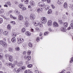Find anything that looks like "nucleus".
Segmentation results:
<instances>
[{
  "label": "nucleus",
  "mask_w": 73,
  "mask_h": 73,
  "mask_svg": "<svg viewBox=\"0 0 73 73\" xmlns=\"http://www.w3.org/2000/svg\"><path fill=\"white\" fill-rule=\"evenodd\" d=\"M0 44H1L3 46V47H7V44L5 42L3 41V40L0 41Z\"/></svg>",
  "instance_id": "obj_1"
},
{
  "label": "nucleus",
  "mask_w": 73,
  "mask_h": 73,
  "mask_svg": "<svg viewBox=\"0 0 73 73\" xmlns=\"http://www.w3.org/2000/svg\"><path fill=\"white\" fill-rule=\"evenodd\" d=\"M41 21L42 23L43 24H45L46 23L47 20L46 18L45 17H42L41 18Z\"/></svg>",
  "instance_id": "obj_2"
},
{
  "label": "nucleus",
  "mask_w": 73,
  "mask_h": 73,
  "mask_svg": "<svg viewBox=\"0 0 73 73\" xmlns=\"http://www.w3.org/2000/svg\"><path fill=\"white\" fill-rule=\"evenodd\" d=\"M19 7L21 9H22V10H24L25 11V10H26V8L25 7H24V5L22 4H20L19 5Z\"/></svg>",
  "instance_id": "obj_3"
},
{
  "label": "nucleus",
  "mask_w": 73,
  "mask_h": 73,
  "mask_svg": "<svg viewBox=\"0 0 73 73\" xmlns=\"http://www.w3.org/2000/svg\"><path fill=\"white\" fill-rule=\"evenodd\" d=\"M24 39L22 38H19L18 39L17 43L18 44H21V43H23V42H24Z\"/></svg>",
  "instance_id": "obj_4"
},
{
  "label": "nucleus",
  "mask_w": 73,
  "mask_h": 73,
  "mask_svg": "<svg viewBox=\"0 0 73 73\" xmlns=\"http://www.w3.org/2000/svg\"><path fill=\"white\" fill-rule=\"evenodd\" d=\"M33 24L34 26L36 27V26H38V25H40V22L38 21H35L33 22Z\"/></svg>",
  "instance_id": "obj_5"
},
{
  "label": "nucleus",
  "mask_w": 73,
  "mask_h": 73,
  "mask_svg": "<svg viewBox=\"0 0 73 73\" xmlns=\"http://www.w3.org/2000/svg\"><path fill=\"white\" fill-rule=\"evenodd\" d=\"M45 4L44 3L42 2H40L38 3V6L40 7H43V8Z\"/></svg>",
  "instance_id": "obj_6"
},
{
  "label": "nucleus",
  "mask_w": 73,
  "mask_h": 73,
  "mask_svg": "<svg viewBox=\"0 0 73 73\" xmlns=\"http://www.w3.org/2000/svg\"><path fill=\"white\" fill-rule=\"evenodd\" d=\"M23 25L25 27H28L29 25V23L27 21L24 23Z\"/></svg>",
  "instance_id": "obj_7"
},
{
  "label": "nucleus",
  "mask_w": 73,
  "mask_h": 73,
  "mask_svg": "<svg viewBox=\"0 0 73 73\" xmlns=\"http://www.w3.org/2000/svg\"><path fill=\"white\" fill-rule=\"evenodd\" d=\"M30 18L31 20H33L35 19V15L33 13L31 14L30 15Z\"/></svg>",
  "instance_id": "obj_8"
},
{
  "label": "nucleus",
  "mask_w": 73,
  "mask_h": 73,
  "mask_svg": "<svg viewBox=\"0 0 73 73\" xmlns=\"http://www.w3.org/2000/svg\"><path fill=\"white\" fill-rule=\"evenodd\" d=\"M43 8L44 10H48V9H49L50 7H49V6L48 5H45V4Z\"/></svg>",
  "instance_id": "obj_9"
},
{
  "label": "nucleus",
  "mask_w": 73,
  "mask_h": 73,
  "mask_svg": "<svg viewBox=\"0 0 73 73\" xmlns=\"http://www.w3.org/2000/svg\"><path fill=\"white\" fill-rule=\"evenodd\" d=\"M17 68H15V70L16 71V73H19V72H22V69H21V67L19 68L17 70H16Z\"/></svg>",
  "instance_id": "obj_10"
},
{
  "label": "nucleus",
  "mask_w": 73,
  "mask_h": 73,
  "mask_svg": "<svg viewBox=\"0 0 73 73\" xmlns=\"http://www.w3.org/2000/svg\"><path fill=\"white\" fill-rule=\"evenodd\" d=\"M24 59L25 60H27L28 61H29L31 59V57L30 56H28L27 57L26 56H25L24 57Z\"/></svg>",
  "instance_id": "obj_11"
},
{
  "label": "nucleus",
  "mask_w": 73,
  "mask_h": 73,
  "mask_svg": "<svg viewBox=\"0 0 73 73\" xmlns=\"http://www.w3.org/2000/svg\"><path fill=\"white\" fill-rule=\"evenodd\" d=\"M47 25L49 27L52 26V21L50 20L48 21L47 22Z\"/></svg>",
  "instance_id": "obj_12"
},
{
  "label": "nucleus",
  "mask_w": 73,
  "mask_h": 73,
  "mask_svg": "<svg viewBox=\"0 0 73 73\" xmlns=\"http://www.w3.org/2000/svg\"><path fill=\"white\" fill-rule=\"evenodd\" d=\"M9 60L11 62H13V58L11 55H9Z\"/></svg>",
  "instance_id": "obj_13"
},
{
  "label": "nucleus",
  "mask_w": 73,
  "mask_h": 73,
  "mask_svg": "<svg viewBox=\"0 0 73 73\" xmlns=\"http://www.w3.org/2000/svg\"><path fill=\"white\" fill-rule=\"evenodd\" d=\"M53 27H58V24L56 22H54L53 23Z\"/></svg>",
  "instance_id": "obj_14"
},
{
  "label": "nucleus",
  "mask_w": 73,
  "mask_h": 73,
  "mask_svg": "<svg viewBox=\"0 0 73 73\" xmlns=\"http://www.w3.org/2000/svg\"><path fill=\"white\" fill-rule=\"evenodd\" d=\"M30 3L31 5H32L33 7H34L35 5V2L33 1H31L30 2Z\"/></svg>",
  "instance_id": "obj_15"
},
{
  "label": "nucleus",
  "mask_w": 73,
  "mask_h": 73,
  "mask_svg": "<svg viewBox=\"0 0 73 73\" xmlns=\"http://www.w3.org/2000/svg\"><path fill=\"white\" fill-rule=\"evenodd\" d=\"M60 30L62 32H66V29L64 28V27H62L60 29Z\"/></svg>",
  "instance_id": "obj_16"
},
{
  "label": "nucleus",
  "mask_w": 73,
  "mask_h": 73,
  "mask_svg": "<svg viewBox=\"0 0 73 73\" xmlns=\"http://www.w3.org/2000/svg\"><path fill=\"white\" fill-rule=\"evenodd\" d=\"M11 41L12 42H15L16 41V38L15 37H13L11 39Z\"/></svg>",
  "instance_id": "obj_17"
},
{
  "label": "nucleus",
  "mask_w": 73,
  "mask_h": 73,
  "mask_svg": "<svg viewBox=\"0 0 73 73\" xmlns=\"http://www.w3.org/2000/svg\"><path fill=\"white\" fill-rule=\"evenodd\" d=\"M25 34L27 36H31V33L28 31L26 32Z\"/></svg>",
  "instance_id": "obj_18"
},
{
  "label": "nucleus",
  "mask_w": 73,
  "mask_h": 73,
  "mask_svg": "<svg viewBox=\"0 0 73 73\" xmlns=\"http://www.w3.org/2000/svg\"><path fill=\"white\" fill-rule=\"evenodd\" d=\"M64 1L62 0H58L57 3L58 4H60L61 3H63Z\"/></svg>",
  "instance_id": "obj_19"
},
{
  "label": "nucleus",
  "mask_w": 73,
  "mask_h": 73,
  "mask_svg": "<svg viewBox=\"0 0 73 73\" xmlns=\"http://www.w3.org/2000/svg\"><path fill=\"white\" fill-rule=\"evenodd\" d=\"M64 7L65 9H68V5L66 3H64Z\"/></svg>",
  "instance_id": "obj_20"
},
{
  "label": "nucleus",
  "mask_w": 73,
  "mask_h": 73,
  "mask_svg": "<svg viewBox=\"0 0 73 73\" xmlns=\"http://www.w3.org/2000/svg\"><path fill=\"white\" fill-rule=\"evenodd\" d=\"M18 19L19 20H22L23 19V16L21 15H19L18 17Z\"/></svg>",
  "instance_id": "obj_21"
},
{
  "label": "nucleus",
  "mask_w": 73,
  "mask_h": 73,
  "mask_svg": "<svg viewBox=\"0 0 73 73\" xmlns=\"http://www.w3.org/2000/svg\"><path fill=\"white\" fill-rule=\"evenodd\" d=\"M5 4H7V5H8V6H9V7H11V2L9 1H7L5 2Z\"/></svg>",
  "instance_id": "obj_22"
},
{
  "label": "nucleus",
  "mask_w": 73,
  "mask_h": 73,
  "mask_svg": "<svg viewBox=\"0 0 73 73\" xmlns=\"http://www.w3.org/2000/svg\"><path fill=\"white\" fill-rule=\"evenodd\" d=\"M23 65V62H19L18 63V66H21Z\"/></svg>",
  "instance_id": "obj_23"
},
{
  "label": "nucleus",
  "mask_w": 73,
  "mask_h": 73,
  "mask_svg": "<svg viewBox=\"0 0 73 73\" xmlns=\"http://www.w3.org/2000/svg\"><path fill=\"white\" fill-rule=\"evenodd\" d=\"M52 9H49L48 11V14L50 15V14H52Z\"/></svg>",
  "instance_id": "obj_24"
},
{
  "label": "nucleus",
  "mask_w": 73,
  "mask_h": 73,
  "mask_svg": "<svg viewBox=\"0 0 73 73\" xmlns=\"http://www.w3.org/2000/svg\"><path fill=\"white\" fill-rule=\"evenodd\" d=\"M3 54L2 53H0V60H2L3 58Z\"/></svg>",
  "instance_id": "obj_25"
},
{
  "label": "nucleus",
  "mask_w": 73,
  "mask_h": 73,
  "mask_svg": "<svg viewBox=\"0 0 73 73\" xmlns=\"http://www.w3.org/2000/svg\"><path fill=\"white\" fill-rule=\"evenodd\" d=\"M64 27H67L68 26V23L67 22H65L64 23Z\"/></svg>",
  "instance_id": "obj_26"
},
{
  "label": "nucleus",
  "mask_w": 73,
  "mask_h": 73,
  "mask_svg": "<svg viewBox=\"0 0 73 73\" xmlns=\"http://www.w3.org/2000/svg\"><path fill=\"white\" fill-rule=\"evenodd\" d=\"M4 12V10L3 9H0V13L1 14L2 13H3Z\"/></svg>",
  "instance_id": "obj_27"
},
{
  "label": "nucleus",
  "mask_w": 73,
  "mask_h": 73,
  "mask_svg": "<svg viewBox=\"0 0 73 73\" xmlns=\"http://www.w3.org/2000/svg\"><path fill=\"white\" fill-rule=\"evenodd\" d=\"M25 73H32V72L30 71L29 70H27L25 71Z\"/></svg>",
  "instance_id": "obj_28"
},
{
  "label": "nucleus",
  "mask_w": 73,
  "mask_h": 73,
  "mask_svg": "<svg viewBox=\"0 0 73 73\" xmlns=\"http://www.w3.org/2000/svg\"><path fill=\"white\" fill-rule=\"evenodd\" d=\"M10 17L11 18V19H14L15 20H16V19H17V18H16V17H13V16H12V15L11 14L10 15Z\"/></svg>",
  "instance_id": "obj_29"
},
{
  "label": "nucleus",
  "mask_w": 73,
  "mask_h": 73,
  "mask_svg": "<svg viewBox=\"0 0 73 73\" xmlns=\"http://www.w3.org/2000/svg\"><path fill=\"white\" fill-rule=\"evenodd\" d=\"M24 3L26 4H28L29 3V0H24Z\"/></svg>",
  "instance_id": "obj_30"
},
{
  "label": "nucleus",
  "mask_w": 73,
  "mask_h": 73,
  "mask_svg": "<svg viewBox=\"0 0 73 73\" xmlns=\"http://www.w3.org/2000/svg\"><path fill=\"white\" fill-rule=\"evenodd\" d=\"M16 51H19L20 50V48L19 47H16L15 49Z\"/></svg>",
  "instance_id": "obj_31"
},
{
  "label": "nucleus",
  "mask_w": 73,
  "mask_h": 73,
  "mask_svg": "<svg viewBox=\"0 0 73 73\" xmlns=\"http://www.w3.org/2000/svg\"><path fill=\"white\" fill-rule=\"evenodd\" d=\"M43 23H40L39 24V26L40 28H43L44 27V26L43 25Z\"/></svg>",
  "instance_id": "obj_32"
},
{
  "label": "nucleus",
  "mask_w": 73,
  "mask_h": 73,
  "mask_svg": "<svg viewBox=\"0 0 73 73\" xmlns=\"http://www.w3.org/2000/svg\"><path fill=\"white\" fill-rule=\"evenodd\" d=\"M28 46L29 47H32V46H33L32 45V43L29 42L28 44Z\"/></svg>",
  "instance_id": "obj_33"
},
{
  "label": "nucleus",
  "mask_w": 73,
  "mask_h": 73,
  "mask_svg": "<svg viewBox=\"0 0 73 73\" xmlns=\"http://www.w3.org/2000/svg\"><path fill=\"white\" fill-rule=\"evenodd\" d=\"M25 31H26V30H25V28H23L22 29V30H21L22 32L24 33V32H25Z\"/></svg>",
  "instance_id": "obj_34"
},
{
  "label": "nucleus",
  "mask_w": 73,
  "mask_h": 73,
  "mask_svg": "<svg viewBox=\"0 0 73 73\" xmlns=\"http://www.w3.org/2000/svg\"><path fill=\"white\" fill-rule=\"evenodd\" d=\"M8 32L7 31H5L4 32V35L5 36H7V35H8Z\"/></svg>",
  "instance_id": "obj_35"
},
{
  "label": "nucleus",
  "mask_w": 73,
  "mask_h": 73,
  "mask_svg": "<svg viewBox=\"0 0 73 73\" xmlns=\"http://www.w3.org/2000/svg\"><path fill=\"white\" fill-rule=\"evenodd\" d=\"M7 28L9 30H10L11 29V26L10 25H8L7 26Z\"/></svg>",
  "instance_id": "obj_36"
},
{
  "label": "nucleus",
  "mask_w": 73,
  "mask_h": 73,
  "mask_svg": "<svg viewBox=\"0 0 73 73\" xmlns=\"http://www.w3.org/2000/svg\"><path fill=\"white\" fill-rule=\"evenodd\" d=\"M3 22V19L1 18H0V24H2Z\"/></svg>",
  "instance_id": "obj_37"
},
{
  "label": "nucleus",
  "mask_w": 73,
  "mask_h": 73,
  "mask_svg": "<svg viewBox=\"0 0 73 73\" xmlns=\"http://www.w3.org/2000/svg\"><path fill=\"white\" fill-rule=\"evenodd\" d=\"M22 70H25V69H26V67L25 66H22V67H21Z\"/></svg>",
  "instance_id": "obj_38"
},
{
  "label": "nucleus",
  "mask_w": 73,
  "mask_h": 73,
  "mask_svg": "<svg viewBox=\"0 0 73 73\" xmlns=\"http://www.w3.org/2000/svg\"><path fill=\"white\" fill-rule=\"evenodd\" d=\"M27 67L28 68H32V65L31 64H29L27 65Z\"/></svg>",
  "instance_id": "obj_39"
},
{
  "label": "nucleus",
  "mask_w": 73,
  "mask_h": 73,
  "mask_svg": "<svg viewBox=\"0 0 73 73\" xmlns=\"http://www.w3.org/2000/svg\"><path fill=\"white\" fill-rule=\"evenodd\" d=\"M15 67V64H11V68H14Z\"/></svg>",
  "instance_id": "obj_40"
},
{
  "label": "nucleus",
  "mask_w": 73,
  "mask_h": 73,
  "mask_svg": "<svg viewBox=\"0 0 73 73\" xmlns=\"http://www.w3.org/2000/svg\"><path fill=\"white\" fill-rule=\"evenodd\" d=\"M9 50L10 52H13V49L11 48H9Z\"/></svg>",
  "instance_id": "obj_41"
},
{
  "label": "nucleus",
  "mask_w": 73,
  "mask_h": 73,
  "mask_svg": "<svg viewBox=\"0 0 73 73\" xmlns=\"http://www.w3.org/2000/svg\"><path fill=\"white\" fill-rule=\"evenodd\" d=\"M13 11L12 10H10L9 11V12L8 13V14H9H9H11V13H12Z\"/></svg>",
  "instance_id": "obj_42"
},
{
  "label": "nucleus",
  "mask_w": 73,
  "mask_h": 73,
  "mask_svg": "<svg viewBox=\"0 0 73 73\" xmlns=\"http://www.w3.org/2000/svg\"><path fill=\"white\" fill-rule=\"evenodd\" d=\"M48 32H46L45 33H44V36H47L48 35Z\"/></svg>",
  "instance_id": "obj_43"
},
{
  "label": "nucleus",
  "mask_w": 73,
  "mask_h": 73,
  "mask_svg": "<svg viewBox=\"0 0 73 73\" xmlns=\"http://www.w3.org/2000/svg\"><path fill=\"white\" fill-rule=\"evenodd\" d=\"M31 54V51L29 50L27 52V54L28 55H30Z\"/></svg>",
  "instance_id": "obj_44"
},
{
  "label": "nucleus",
  "mask_w": 73,
  "mask_h": 73,
  "mask_svg": "<svg viewBox=\"0 0 73 73\" xmlns=\"http://www.w3.org/2000/svg\"><path fill=\"white\" fill-rule=\"evenodd\" d=\"M13 36V37H16V35H17V34L16 33H14V34L12 35Z\"/></svg>",
  "instance_id": "obj_45"
},
{
  "label": "nucleus",
  "mask_w": 73,
  "mask_h": 73,
  "mask_svg": "<svg viewBox=\"0 0 73 73\" xmlns=\"http://www.w3.org/2000/svg\"><path fill=\"white\" fill-rule=\"evenodd\" d=\"M37 12L38 13H40L41 11V10L40 8H38L37 9Z\"/></svg>",
  "instance_id": "obj_46"
},
{
  "label": "nucleus",
  "mask_w": 73,
  "mask_h": 73,
  "mask_svg": "<svg viewBox=\"0 0 73 73\" xmlns=\"http://www.w3.org/2000/svg\"><path fill=\"white\" fill-rule=\"evenodd\" d=\"M58 23H59V24H61V23H62V20L61 19L59 20L58 21Z\"/></svg>",
  "instance_id": "obj_47"
},
{
  "label": "nucleus",
  "mask_w": 73,
  "mask_h": 73,
  "mask_svg": "<svg viewBox=\"0 0 73 73\" xmlns=\"http://www.w3.org/2000/svg\"><path fill=\"white\" fill-rule=\"evenodd\" d=\"M36 41H40V38L39 37H37L36 38Z\"/></svg>",
  "instance_id": "obj_48"
},
{
  "label": "nucleus",
  "mask_w": 73,
  "mask_h": 73,
  "mask_svg": "<svg viewBox=\"0 0 73 73\" xmlns=\"http://www.w3.org/2000/svg\"><path fill=\"white\" fill-rule=\"evenodd\" d=\"M27 53V52L26 51H24L23 52V54L24 55H25V56H26L27 55H26V54Z\"/></svg>",
  "instance_id": "obj_49"
},
{
  "label": "nucleus",
  "mask_w": 73,
  "mask_h": 73,
  "mask_svg": "<svg viewBox=\"0 0 73 73\" xmlns=\"http://www.w3.org/2000/svg\"><path fill=\"white\" fill-rule=\"evenodd\" d=\"M3 33V31H2V29H0V35H2Z\"/></svg>",
  "instance_id": "obj_50"
},
{
  "label": "nucleus",
  "mask_w": 73,
  "mask_h": 73,
  "mask_svg": "<svg viewBox=\"0 0 73 73\" xmlns=\"http://www.w3.org/2000/svg\"><path fill=\"white\" fill-rule=\"evenodd\" d=\"M71 8V10H72V11H73V5H71L70 6Z\"/></svg>",
  "instance_id": "obj_51"
},
{
  "label": "nucleus",
  "mask_w": 73,
  "mask_h": 73,
  "mask_svg": "<svg viewBox=\"0 0 73 73\" xmlns=\"http://www.w3.org/2000/svg\"><path fill=\"white\" fill-rule=\"evenodd\" d=\"M10 23L11 24H12L14 25V24H15V22L14 21H12V22H10Z\"/></svg>",
  "instance_id": "obj_52"
},
{
  "label": "nucleus",
  "mask_w": 73,
  "mask_h": 73,
  "mask_svg": "<svg viewBox=\"0 0 73 73\" xmlns=\"http://www.w3.org/2000/svg\"><path fill=\"white\" fill-rule=\"evenodd\" d=\"M73 58L72 57L71 59V60H70V62H73Z\"/></svg>",
  "instance_id": "obj_53"
},
{
  "label": "nucleus",
  "mask_w": 73,
  "mask_h": 73,
  "mask_svg": "<svg viewBox=\"0 0 73 73\" xmlns=\"http://www.w3.org/2000/svg\"><path fill=\"white\" fill-rule=\"evenodd\" d=\"M2 65V63L0 61V69L1 68V66Z\"/></svg>",
  "instance_id": "obj_54"
},
{
  "label": "nucleus",
  "mask_w": 73,
  "mask_h": 73,
  "mask_svg": "<svg viewBox=\"0 0 73 73\" xmlns=\"http://www.w3.org/2000/svg\"><path fill=\"white\" fill-rule=\"evenodd\" d=\"M17 62H18L17 60L15 61L14 62V64H17Z\"/></svg>",
  "instance_id": "obj_55"
},
{
  "label": "nucleus",
  "mask_w": 73,
  "mask_h": 73,
  "mask_svg": "<svg viewBox=\"0 0 73 73\" xmlns=\"http://www.w3.org/2000/svg\"><path fill=\"white\" fill-rule=\"evenodd\" d=\"M35 73H39L38 71V70H35Z\"/></svg>",
  "instance_id": "obj_56"
},
{
  "label": "nucleus",
  "mask_w": 73,
  "mask_h": 73,
  "mask_svg": "<svg viewBox=\"0 0 73 73\" xmlns=\"http://www.w3.org/2000/svg\"><path fill=\"white\" fill-rule=\"evenodd\" d=\"M46 1L47 3H50V0H46Z\"/></svg>",
  "instance_id": "obj_57"
},
{
  "label": "nucleus",
  "mask_w": 73,
  "mask_h": 73,
  "mask_svg": "<svg viewBox=\"0 0 73 73\" xmlns=\"http://www.w3.org/2000/svg\"><path fill=\"white\" fill-rule=\"evenodd\" d=\"M35 29H36V31H38V30H39V28H38V27H36L35 28Z\"/></svg>",
  "instance_id": "obj_58"
},
{
  "label": "nucleus",
  "mask_w": 73,
  "mask_h": 73,
  "mask_svg": "<svg viewBox=\"0 0 73 73\" xmlns=\"http://www.w3.org/2000/svg\"><path fill=\"white\" fill-rule=\"evenodd\" d=\"M48 31L50 32H52V30L51 29H50V28H48Z\"/></svg>",
  "instance_id": "obj_59"
},
{
  "label": "nucleus",
  "mask_w": 73,
  "mask_h": 73,
  "mask_svg": "<svg viewBox=\"0 0 73 73\" xmlns=\"http://www.w3.org/2000/svg\"><path fill=\"white\" fill-rule=\"evenodd\" d=\"M33 7L31 8L30 9V11H33Z\"/></svg>",
  "instance_id": "obj_60"
},
{
  "label": "nucleus",
  "mask_w": 73,
  "mask_h": 73,
  "mask_svg": "<svg viewBox=\"0 0 73 73\" xmlns=\"http://www.w3.org/2000/svg\"><path fill=\"white\" fill-rule=\"evenodd\" d=\"M3 18L4 19H5V20H7V18L6 17L4 16Z\"/></svg>",
  "instance_id": "obj_61"
},
{
  "label": "nucleus",
  "mask_w": 73,
  "mask_h": 73,
  "mask_svg": "<svg viewBox=\"0 0 73 73\" xmlns=\"http://www.w3.org/2000/svg\"><path fill=\"white\" fill-rule=\"evenodd\" d=\"M31 32H34V30L33 29H31Z\"/></svg>",
  "instance_id": "obj_62"
},
{
  "label": "nucleus",
  "mask_w": 73,
  "mask_h": 73,
  "mask_svg": "<svg viewBox=\"0 0 73 73\" xmlns=\"http://www.w3.org/2000/svg\"><path fill=\"white\" fill-rule=\"evenodd\" d=\"M8 65H9V66H11V65H12V62L9 63H8Z\"/></svg>",
  "instance_id": "obj_63"
},
{
  "label": "nucleus",
  "mask_w": 73,
  "mask_h": 73,
  "mask_svg": "<svg viewBox=\"0 0 73 73\" xmlns=\"http://www.w3.org/2000/svg\"><path fill=\"white\" fill-rule=\"evenodd\" d=\"M10 20L9 19V18H7L6 19L7 21H9Z\"/></svg>",
  "instance_id": "obj_64"
}]
</instances>
